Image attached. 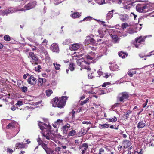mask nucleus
<instances>
[{
  "label": "nucleus",
  "mask_w": 154,
  "mask_h": 154,
  "mask_svg": "<svg viewBox=\"0 0 154 154\" xmlns=\"http://www.w3.org/2000/svg\"><path fill=\"white\" fill-rule=\"evenodd\" d=\"M88 145H80L79 147V149L82 151V154H84L85 151L88 148Z\"/></svg>",
  "instance_id": "nucleus-16"
},
{
  "label": "nucleus",
  "mask_w": 154,
  "mask_h": 154,
  "mask_svg": "<svg viewBox=\"0 0 154 154\" xmlns=\"http://www.w3.org/2000/svg\"><path fill=\"white\" fill-rule=\"evenodd\" d=\"M103 128H107L109 127V125L108 124H105L103 125H100Z\"/></svg>",
  "instance_id": "nucleus-49"
},
{
  "label": "nucleus",
  "mask_w": 154,
  "mask_h": 154,
  "mask_svg": "<svg viewBox=\"0 0 154 154\" xmlns=\"http://www.w3.org/2000/svg\"><path fill=\"white\" fill-rule=\"evenodd\" d=\"M76 134V131L75 130H72L68 133V136H74Z\"/></svg>",
  "instance_id": "nucleus-32"
},
{
  "label": "nucleus",
  "mask_w": 154,
  "mask_h": 154,
  "mask_svg": "<svg viewBox=\"0 0 154 154\" xmlns=\"http://www.w3.org/2000/svg\"><path fill=\"white\" fill-rule=\"evenodd\" d=\"M21 89L22 91L24 93L26 92L27 91V88L26 87L23 86L21 87Z\"/></svg>",
  "instance_id": "nucleus-39"
},
{
  "label": "nucleus",
  "mask_w": 154,
  "mask_h": 154,
  "mask_svg": "<svg viewBox=\"0 0 154 154\" xmlns=\"http://www.w3.org/2000/svg\"><path fill=\"white\" fill-rule=\"evenodd\" d=\"M92 17L91 16H88L85 18L82 21H88L92 19Z\"/></svg>",
  "instance_id": "nucleus-44"
},
{
  "label": "nucleus",
  "mask_w": 154,
  "mask_h": 154,
  "mask_svg": "<svg viewBox=\"0 0 154 154\" xmlns=\"http://www.w3.org/2000/svg\"><path fill=\"white\" fill-rule=\"evenodd\" d=\"M28 9H26V8H25V5L24 6V7L23 8H22L20 9H18V10H17V11H25L26 10H27Z\"/></svg>",
  "instance_id": "nucleus-46"
},
{
  "label": "nucleus",
  "mask_w": 154,
  "mask_h": 154,
  "mask_svg": "<svg viewBox=\"0 0 154 154\" xmlns=\"http://www.w3.org/2000/svg\"><path fill=\"white\" fill-rule=\"evenodd\" d=\"M111 36L113 42L114 43H118L119 42V39L117 35H111Z\"/></svg>",
  "instance_id": "nucleus-20"
},
{
  "label": "nucleus",
  "mask_w": 154,
  "mask_h": 154,
  "mask_svg": "<svg viewBox=\"0 0 154 154\" xmlns=\"http://www.w3.org/2000/svg\"><path fill=\"white\" fill-rule=\"evenodd\" d=\"M36 5V2L35 1H30L29 3L25 5V8L28 10L32 8Z\"/></svg>",
  "instance_id": "nucleus-7"
},
{
  "label": "nucleus",
  "mask_w": 154,
  "mask_h": 154,
  "mask_svg": "<svg viewBox=\"0 0 154 154\" xmlns=\"http://www.w3.org/2000/svg\"><path fill=\"white\" fill-rule=\"evenodd\" d=\"M51 49L54 52H57L59 51L58 45L56 43H54L51 45Z\"/></svg>",
  "instance_id": "nucleus-13"
},
{
  "label": "nucleus",
  "mask_w": 154,
  "mask_h": 154,
  "mask_svg": "<svg viewBox=\"0 0 154 154\" xmlns=\"http://www.w3.org/2000/svg\"><path fill=\"white\" fill-rule=\"evenodd\" d=\"M113 67H115L114 68H112V66H110L109 67L110 69L111 70H112V71H114L115 70H116L118 68V66L116 65V64L115 65V66H113Z\"/></svg>",
  "instance_id": "nucleus-41"
},
{
  "label": "nucleus",
  "mask_w": 154,
  "mask_h": 154,
  "mask_svg": "<svg viewBox=\"0 0 154 154\" xmlns=\"http://www.w3.org/2000/svg\"><path fill=\"white\" fill-rule=\"evenodd\" d=\"M131 113V112L130 111L129 112H127L124 115L125 116L126 119L129 116V114H130Z\"/></svg>",
  "instance_id": "nucleus-52"
},
{
  "label": "nucleus",
  "mask_w": 154,
  "mask_h": 154,
  "mask_svg": "<svg viewBox=\"0 0 154 154\" xmlns=\"http://www.w3.org/2000/svg\"><path fill=\"white\" fill-rule=\"evenodd\" d=\"M110 84V83L109 82H106L104 83L102 85V86L103 87H105L107 85H109Z\"/></svg>",
  "instance_id": "nucleus-54"
},
{
  "label": "nucleus",
  "mask_w": 154,
  "mask_h": 154,
  "mask_svg": "<svg viewBox=\"0 0 154 154\" xmlns=\"http://www.w3.org/2000/svg\"><path fill=\"white\" fill-rule=\"evenodd\" d=\"M7 152L10 153V154H11V153L13 152V151L10 148H8Z\"/></svg>",
  "instance_id": "nucleus-48"
},
{
  "label": "nucleus",
  "mask_w": 154,
  "mask_h": 154,
  "mask_svg": "<svg viewBox=\"0 0 154 154\" xmlns=\"http://www.w3.org/2000/svg\"><path fill=\"white\" fill-rule=\"evenodd\" d=\"M75 112L73 110L69 113V116H71L70 118L72 120H74L75 119Z\"/></svg>",
  "instance_id": "nucleus-27"
},
{
  "label": "nucleus",
  "mask_w": 154,
  "mask_h": 154,
  "mask_svg": "<svg viewBox=\"0 0 154 154\" xmlns=\"http://www.w3.org/2000/svg\"><path fill=\"white\" fill-rule=\"evenodd\" d=\"M114 10H112L111 11H109L107 14L106 18L107 19H109L111 18L113 16V12Z\"/></svg>",
  "instance_id": "nucleus-23"
},
{
  "label": "nucleus",
  "mask_w": 154,
  "mask_h": 154,
  "mask_svg": "<svg viewBox=\"0 0 154 154\" xmlns=\"http://www.w3.org/2000/svg\"><path fill=\"white\" fill-rule=\"evenodd\" d=\"M83 124H90L91 123L89 122L86 121H84L82 122Z\"/></svg>",
  "instance_id": "nucleus-58"
},
{
  "label": "nucleus",
  "mask_w": 154,
  "mask_h": 154,
  "mask_svg": "<svg viewBox=\"0 0 154 154\" xmlns=\"http://www.w3.org/2000/svg\"><path fill=\"white\" fill-rule=\"evenodd\" d=\"M77 65L80 66L83 69H87L88 71H90L91 69L89 67V63L86 61L84 59L81 58L77 60Z\"/></svg>",
  "instance_id": "nucleus-1"
},
{
  "label": "nucleus",
  "mask_w": 154,
  "mask_h": 154,
  "mask_svg": "<svg viewBox=\"0 0 154 154\" xmlns=\"http://www.w3.org/2000/svg\"><path fill=\"white\" fill-rule=\"evenodd\" d=\"M128 26V23H122V28L123 29H125L126 28V27H127Z\"/></svg>",
  "instance_id": "nucleus-40"
},
{
  "label": "nucleus",
  "mask_w": 154,
  "mask_h": 154,
  "mask_svg": "<svg viewBox=\"0 0 154 154\" xmlns=\"http://www.w3.org/2000/svg\"><path fill=\"white\" fill-rule=\"evenodd\" d=\"M104 150L102 148H100L99 150V152L98 154H104Z\"/></svg>",
  "instance_id": "nucleus-53"
},
{
  "label": "nucleus",
  "mask_w": 154,
  "mask_h": 154,
  "mask_svg": "<svg viewBox=\"0 0 154 154\" xmlns=\"http://www.w3.org/2000/svg\"><path fill=\"white\" fill-rule=\"evenodd\" d=\"M119 15L120 20L122 22L127 21L129 19V17L126 14H119Z\"/></svg>",
  "instance_id": "nucleus-8"
},
{
  "label": "nucleus",
  "mask_w": 154,
  "mask_h": 154,
  "mask_svg": "<svg viewBox=\"0 0 154 154\" xmlns=\"http://www.w3.org/2000/svg\"><path fill=\"white\" fill-rule=\"evenodd\" d=\"M69 69L71 71H73L74 69V64L73 63H71L69 66Z\"/></svg>",
  "instance_id": "nucleus-36"
},
{
  "label": "nucleus",
  "mask_w": 154,
  "mask_h": 154,
  "mask_svg": "<svg viewBox=\"0 0 154 154\" xmlns=\"http://www.w3.org/2000/svg\"><path fill=\"white\" fill-rule=\"evenodd\" d=\"M146 37H142L140 36L139 37H137L135 39L136 42L134 43L135 47L138 48L139 46L144 41Z\"/></svg>",
  "instance_id": "nucleus-6"
},
{
  "label": "nucleus",
  "mask_w": 154,
  "mask_h": 154,
  "mask_svg": "<svg viewBox=\"0 0 154 154\" xmlns=\"http://www.w3.org/2000/svg\"><path fill=\"white\" fill-rule=\"evenodd\" d=\"M27 147V145H17L16 147V149L18 148L20 149H23L26 148Z\"/></svg>",
  "instance_id": "nucleus-28"
},
{
  "label": "nucleus",
  "mask_w": 154,
  "mask_h": 154,
  "mask_svg": "<svg viewBox=\"0 0 154 154\" xmlns=\"http://www.w3.org/2000/svg\"><path fill=\"white\" fill-rule=\"evenodd\" d=\"M98 3L100 5H102L105 4V0H99L98 1Z\"/></svg>",
  "instance_id": "nucleus-50"
},
{
  "label": "nucleus",
  "mask_w": 154,
  "mask_h": 154,
  "mask_svg": "<svg viewBox=\"0 0 154 154\" xmlns=\"http://www.w3.org/2000/svg\"><path fill=\"white\" fill-rule=\"evenodd\" d=\"M97 73L100 76H101L103 74V72L101 71H100V70L98 71Z\"/></svg>",
  "instance_id": "nucleus-60"
},
{
  "label": "nucleus",
  "mask_w": 154,
  "mask_h": 154,
  "mask_svg": "<svg viewBox=\"0 0 154 154\" xmlns=\"http://www.w3.org/2000/svg\"><path fill=\"white\" fill-rule=\"evenodd\" d=\"M46 95L47 96H50L51 94L53 93L52 91L51 90H47L46 91Z\"/></svg>",
  "instance_id": "nucleus-33"
},
{
  "label": "nucleus",
  "mask_w": 154,
  "mask_h": 154,
  "mask_svg": "<svg viewBox=\"0 0 154 154\" xmlns=\"http://www.w3.org/2000/svg\"><path fill=\"white\" fill-rule=\"evenodd\" d=\"M80 142H81V141H79V140H76L75 141V143H76L79 144L80 143Z\"/></svg>",
  "instance_id": "nucleus-61"
},
{
  "label": "nucleus",
  "mask_w": 154,
  "mask_h": 154,
  "mask_svg": "<svg viewBox=\"0 0 154 154\" xmlns=\"http://www.w3.org/2000/svg\"><path fill=\"white\" fill-rule=\"evenodd\" d=\"M109 120L112 122H114L117 121V118L116 117H114L113 118L109 119Z\"/></svg>",
  "instance_id": "nucleus-47"
},
{
  "label": "nucleus",
  "mask_w": 154,
  "mask_h": 154,
  "mask_svg": "<svg viewBox=\"0 0 154 154\" xmlns=\"http://www.w3.org/2000/svg\"><path fill=\"white\" fill-rule=\"evenodd\" d=\"M141 150L142 149H141V151H140L139 152L136 151L135 152L134 154H140L141 153Z\"/></svg>",
  "instance_id": "nucleus-62"
},
{
  "label": "nucleus",
  "mask_w": 154,
  "mask_h": 154,
  "mask_svg": "<svg viewBox=\"0 0 154 154\" xmlns=\"http://www.w3.org/2000/svg\"><path fill=\"white\" fill-rule=\"evenodd\" d=\"M89 99L88 98H87L84 101H81V105H83L84 104L88 102H89Z\"/></svg>",
  "instance_id": "nucleus-38"
},
{
  "label": "nucleus",
  "mask_w": 154,
  "mask_h": 154,
  "mask_svg": "<svg viewBox=\"0 0 154 154\" xmlns=\"http://www.w3.org/2000/svg\"><path fill=\"white\" fill-rule=\"evenodd\" d=\"M68 98V97L66 96H62L61 98H59L57 107L60 108H63Z\"/></svg>",
  "instance_id": "nucleus-4"
},
{
  "label": "nucleus",
  "mask_w": 154,
  "mask_h": 154,
  "mask_svg": "<svg viewBox=\"0 0 154 154\" xmlns=\"http://www.w3.org/2000/svg\"><path fill=\"white\" fill-rule=\"evenodd\" d=\"M43 83V79L39 78L38 81V83L39 86H41Z\"/></svg>",
  "instance_id": "nucleus-35"
},
{
  "label": "nucleus",
  "mask_w": 154,
  "mask_h": 154,
  "mask_svg": "<svg viewBox=\"0 0 154 154\" xmlns=\"http://www.w3.org/2000/svg\"><path fill=\"white\" fill-rule=\"evenodd\" d=\"M145 125V122H144L143 121H140L138 122L137 127L138 128L140 129L144 127Z\"/></svg>",
  "instance_id": "nucleus-22"
},
{
  "label": "nucleus",
  "mask_w": 154,
  "mask_h": 154,
  "mask_svg": "<svg viewBox=\"0 0 154 154\" xmlns=\"http://www.w3.org/2000/svg\"><path fill=\"white\" fill-rule=\"evenodd\" d=\"M125 54L122 51L120 52L119 53V55L120 57H122V58H125Z\"/></svg>",
  "instance_id": "nucleus-37"
},
{
  "label": "nucleus",
  "mask_w": 154,
  "mask_h": 154,
  "mask_svg": "<svg viewBox=\"0 0 154 154\" xmlns=\"http://www.w3.org/2000/svg\"><path fill=\"white\" fill-rule=\"evenodd\" d=\"M15 127V124L14 122H11L7 126V128H14Z\"/></svg>",
  "instance_id": "nucleus-26"
},
{
  "label": "nucleus",
  "mask_w": 154,
  "mask_h": 154,
  "mask_svg": "<svg viewBox=\"0 0 154 154\" xmlns=\"http://www.w3.org/2000/svg\"><path fill=\"white\" fill-rule=\"evenodd\" d=\"M130 8H131V7L130 6H129V5H126L124 7V9H129V8L130 9Z\"/></svg>",
  "instance_id": "nucleus-57"
},
{
  "label": "nucleus",
  "mask_w": 154,
  "mask_h": 154,
  "mask_svg": "<svg viewBox=\"0 0 154 154\" xmlns=\"http://www.w3.org/2000/svg\"><path fill=\"white\" fill-rule=\"evenodd\" d=\"M129 97V94L127 92H123L119 94L117 97V100L120 102H123L127 100Z\"/></svg>",
  "instance_id": "nucleus-2"
},
{
  "label": "nucleus",
  "mask_w": 154,
  "mask_h": 154,
  "mask_svg": "<svg viewBox=\"0 0 154 154\" xmlns=\"http://www.w3.org/2000/svg\"><path fill=\"white\" fill-rule=\"evenodd\" d=\"M39 51L43 54L45 53V52H47V51L45 48L43 47L42 45H40L39 46Z\"/></svg>",
  "instance_id": "nucleus-25"
},
{
  "label": "nucleus",
  "mask_w": 154,
  "mask_h": 154,
  "mask_svg": "<svg viewBox=\"0 0 154 154\" xmlns=\"http://www.w3.org/2000/svg\"><path fill=\"white\" fill-rule=\"evenodd\" d=\"M102 24L103 25V26H106L107 25L105 24V22L104 21H101Z\"/></svg>",
  "instance_id": "nucleus-64"
},
{
  "label": "nucleus",
  "mask_w": 154,
  "mask_h": 154,
  "mask_svg": "<svg viewBox=\"0 0 154 154\" xmlns=\"http://www.w3.org/2000/svg\"><path fill=\"white\" fill-rule=\"evenodd\" d=\"M80 47V46L79 44L75 43L73 44L72 47L70 48L71 50L75 51L78 49Z\"/></svg>",
  "instance_id": "nucleus-21"
},
{
  "label": "nucleus",
  "mask_w": 154,
  "mask_h": 154,
  "mask_svg": "<svg viewBox=\"0 0 154 154\" xmlns=\"http://www.w3.org/2000/svg\"><path fill=\"white\" fill-rule=\"evenodd\" d=\"M29 58L31 57L33 61H36L38 60V58L32 52H30L28 56Z\"/></svg>",
  "instance_id": "nucleus-19"
},
{
  "label": "nucleus",
  "mask_w": 154,
  "mask_h": 154,
  "mask_svg": "<svg viewBox=\"0 0 154 154\" xmlns=\"http://www.w3.org/2000/svg\"><path fill=\"white\" fill-rule=\"evenodd\" d=\"M44 54L45 55V59L47 60H49L50 59V57L47 51Z\"/></svg>",
  "instance_id": "nucleus-42"
},
{
  "label": "nucleus",
  "mask_w": 154,
  "mask_h": 154,
  "mask_svg": "<svg viewBox=\"0 0 154 154\" xmlns=\"http://www.w3.org/2000/svg\"><path fill=\"white\" fill-rule=\"evenodd\" d=\"M136 9L137 11L141 13H146L148 11V8L147 5L137 4L136 6Z\"/></svg>",
  "instance_id": "nucleus-3"
},
{
  "label": "nucleus",
  "mask_w": 154,
  "mask_h": 154,
  "mask_svg": "<svg viewBox=\"0 0 154 154\" xmlns=\"http://www.w3.org/2000/svg\"><path fill=\"white\" fill-rule=\"evenodd\" d=\"M80 16V14L78 12H75L72 14V17L74 18L79 17Z\"/></svg>",
  "instance_id": "nucleus-29"
},
{
  "label": "nucleus",
  "mask_w": 154,
  "mask_h": 154,
  "mask_svg": "<svg viewBox=\"0 0 154 154\" xmlns=\"http://www.w3.org/2000/svg\"><path fill=\"white\" fill-rule=\"evenodd\" d=\"M43 135L47 139H50L52 137L51 133L49 130L43 131Z\"/></svg>",
  "instance_id": "nucleus-11"
},
{
  "label": "nucleus",
  "mask_w": 154,
  "mask_h": 154,
  "mask_svg": "<svg viewBox=\"0 0 154 154\" xmlns=\"http://www.w3.org/2000/svg\"><path fill=\"white\" fill-rule=\"evenodd\" d=\"M38 126L40 129L43 131L44 130H50L51 128V126L49 124H47L44 123L39 122Z\"/></svg>",
  "instance_id": "nucleus-5"
},
{
  "label": "nucleus",
  "mask_w": 154,
  "mask_h": 154,
  "mask_svg": "<svg viewBox=\"0 0 154 154\" xmlns=\"http://www.w3.org/2000/svg\"><path fill=\"white\" fill-rule=\"evenodd\" d=\"M28 82L29 83L32 85H35L36 83L37 80L33 75H31L28 79Z\"/></svg>",
  "instance_id": "nucleus-9"
},
{
  "label": "nucleus",
  "mask_w": 154,
  "mask_h": 154,
  "mask_svg": "<svg viewBox=\"0 0 154 154\" xmlns=\"http://www.w3.org/2000/svg\"><path fill=\"white\" fill-rule=\"evenodd\" d=\"M90 43L92 44L93 45H96L97 44L96 41L93 38H90Z\"/></svg>",
  "instance_id": "nucleus-30"
},
{
  "label": "nucleus",
  "mask_w": 154,
  "mask_h": 154,
  "mask_svg": "<svg viewBox=\"0 0 154 154\" xmlns=\"http://www.w3.org/2000/svg\"><path fill=\"white\" fill-rule=\"evenodd\" d=\"M17 10H18L17 8H9L8 10L5 11L4 14L7 15L8 14L12 13L14 12H17Z\"/></svg>",
  "instance_id": "nucleus-14"
},
{
  "label": "nucleus",
  "mask_w": 154,
  "mask_h": 154,
  "mask_svg": "<svg viewBox=\"0 0 154 154\" xmlns=\"http://www.w3.org/2000/svg\"><path fill=\"white\" fill-rule=\"evenodd\" d=\"M88 130H86L84 128H83L82 130L79 133H77L75 135V136L76 137H80L85 134L87 132Z\"/></svg>",
  "instance_id": "nucleus-18"
},
{
  "label": "nucleus",
  "mask_w": 154,
  "mask_h": 154,
  "mask_svg": "<svg viewBox=\"0 0 154 154\" xmlns=\"http://www.w3.org/2000/svg\"><path fill=\"white\" fill-rule=\"evenodd\" d=\"M128 74L130 77H132L133 75V73L130 72H128Z\"/></svg>",
  "instance_id": "nucleus-59"
},
{
  "label": "nucleus",
  "mask_w": 154,
  "mask_h": 154,
  "mask_svg": "<svg viewBox=\"0 0 154 154\" xmlns=\"http://www.w3.org/2000/svg\"><path fill=\"white\" fill-rule=\"evenodd\" d=\"M71 40L70 39H66L63 42V44L64 45H68L71 42Z\"/></svg>",
  "instance_id": "nucleus-34"
},
{
  "label": "nucleus",
  "mask_w": 154,
  "mask_h": 154,
  "mask_svg": "<svg viewBox=\"0 0 154 154\" xmlns=\"http://www.w3.org/2000/svg\"><path fill=\"white\" fill-rule=\"evenodd\" d=\"M149 54H150L149 55H145L144 56L145 57H149L151 56L152 54L154 55V50L150 52Z\"/></svg>",
  "instance_id": "nucleus-55"
},
{
  "label": "nucleus",
  "mask_w": 154,
  "mask_h": 154,
  "mask_svg": "<svg viewBox=\"0 0 154 154\" xmlns=\"http://www.w3.org/2000/svg\"><path fill=\"white\" fill-rule=\"evenodd\" d=\"M98 32L99 33V35H100V38H103L104 36V34L102 31V29L100 28L98 30Z\"/></svg>",
  "instance_id": "nucleus-24"
},
{
  "label": "nucleus",
  "mask_w": 154,
  "mask_h": 154,
  "mask_svg": "<svg viewBox=\"0 0 154 154\" xmlns=\"http://www.w3.org/2000/svg\"><path fill=\"white\" fill-rule=\"evenodd\" d=\"M58 100L59 98L57 97L52 100L51 103L52 104V106L53 107H57Z\"/></svg>",
  "instance_id": "nucleus-17"
},
{
  "label": "nucleus",
  "mask_w": 154,
  "mask_h": 154,
  "mask_svg": "<svg viewBox=\"0 0 154 154\" xmlns=\"http://www.w3.org/2000/svg\"><path fill=\"white\" fill-rule=\"evenodd\" d=\"M70 125L67 123L63 126L62 128V130L64 134H67L68 131L69 130L70 128Z\"/></svg>",
  "instance_id": "nucleus-15"
},
{
  "label": "nucleus",
  "mask_w": 154,
  "mask_h": 154,
  "mask_svg": "<svg viewBox=\"0 0 154 154\" xmlns=\"http://www.w3.org/2000/svg\"><path fill=\"white\" fill-rule=\"evenodd\" d=\"M23 102L20 101H17V103L16 104V105H21L23 104Z\"/></svg>",
  "instance_id": "nucleus-56"
},
{
  "label": "nucleus",
  "mask_w": 154,
  "mask_h": 154,
  "mask_svg": "<svg viewBox=\"0 0 154 154\" xmlns=\"http://www.w3.org/2000/svg\"><path fill=\"white\" fill-rule=\"evenodd\" d=\"M47 154H54V152L52 151L51 149L48 148L47 146L48 145H41Z\"/></svg>",
  "instance_id": "nucleus-10"
},
{
  "label": "nucleus",
  "mask_w": 154,
  "mask_h": 154,
  "mask_svg": "<svg viewBox=\"0 0 154 154\" xmlns=\"http://www.w3.org/2000/svg\"><path fill=\"white\" fill-rule=\"evenodd\" d=\"M62 120L57 119V121L55 122V123H56V124H57L58 125L60 123H62Z\"/></svg>",
  "instance_id": "nucleus-51"
},
{
  "label": "nucleus",
  "mask_w": 154,
  "mask_h": 154,
  "mask_svg": "<svg viewBox=\"0 0 154 154\" xmlns=\"http://www.w3.org/2000/svg\"><path fill=\"white\" fill-rule=\"evenodd\" d=\"M53 65L56 70H59L60 69L61 66L60 65L57 64V63H54Z\"/></svg>",
  "instance_id": "nucleus-31"
},
{
  "label": "nucleus",
  "mask_w": 154,
  "mask_h": 154,
  "mask_svg": "<svg viewBox=\"0 0 154 154\" xmlns=\"http://www.w3.org/2000/svg\"><path fill=\"white\" fill-rule=\"evenodd\" d=\"M4 39L6 41H9L10 40V38L8 35H6L4 37Z\"/></svg>",
  "instance_id": "nucleus-43"
},
{
  "label": "nucleus",
  "mask_w": 154,
  "mask_h": 154,
  "mask_svg": "<svg viewBox=\"0 0 154 154\" xmlns=\"http://www.w3.org/2000/svg\"><path fill=\"white\" fill-rule=\"evenodd\" d=\"M97 57V55L93 52H91L88 54L86 57L87 59L89 60L95 59Z\"/></svg>",
  "instance_id": "nucleus-12"
},
{
  "label": "nucleus",
  "mask_w": 154,
  "mask_h": 154,
  "mask_svg": "<svg viewBox=\"0 0 154 154\" xmlns=\"http://www.w3.org/2000/svg\"><path fill=\"white\" fill-rule=\"evenodd\" d=\"M111 74H109V75H108V74H106L105 75V76H104V77H105V78H108L109 77L110 75Z\"/></svg>",
  "instance_id": "nucleus-63"
},
{
  "label": "nucleus",
  "mask_w": 154,
  "mask_h": 154,
  "mask_svg": "<svg viewBox=\"0 0 154 154\" xmlns=\"http://www.w3.org/2000/svg\"><path fill=\"white\" fill-rule=\"evenodd\" d=\"M84 42L85 45H87L88 44H89L90 43V38H86L85 41Z\"/></svg>",
  "instance_id": "nucleus-45"
}]
</instances>
